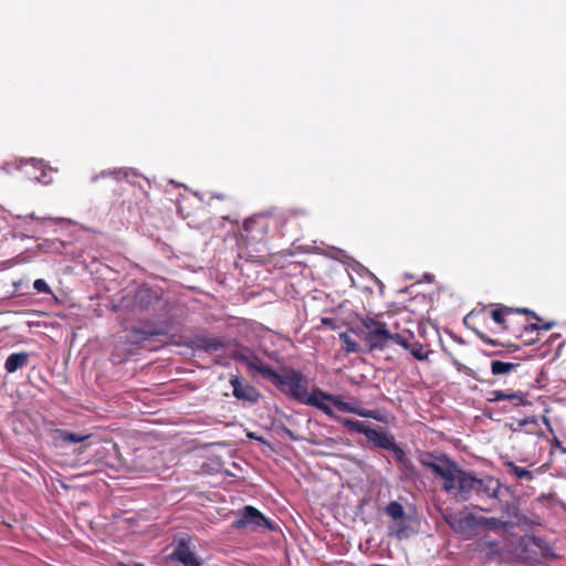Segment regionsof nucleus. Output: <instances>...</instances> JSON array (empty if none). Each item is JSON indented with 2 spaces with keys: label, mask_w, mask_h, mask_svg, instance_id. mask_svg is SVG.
Masks as SVG:
<instances>
[{
  "label": "nucleus",
  "mask_w": 566,
  "mask_h": 566,
  "mask_svg": "<svg viewBox=\"0 0 566 566\" xmlns=\"http://www.w3.org/2000/svg\"><path fill=\"white\" fill-rule=\"evenodd\" d=\"M417 460L436 476L443 479V491L462 501L473 495L482 500L499 497L501 483L497 479L490 475L478 478L473 471L461 469L444 453L420 451Z\"/></svg>",
  "instance_id": "1"
},
{
  "label": "nucleus",
  "mask_w": 566,
  "mask_h": 566,
  "mask_svg": "<svg viewBox=\"0 0 566 566\" xmlns=\"http://www.w3.org/2000/svg\"><path fill=\"white\" fill-rule=\"evenodd\" d=\"M331 402L335 408H337L342 412L354 413L364 418H370L377 421H384V417L380 415L378 410H370L358 408L350 402H346L338 395H332L325 392L318 387H313L311 391H308L302 401L303 405L312 406L323 411L326 416L333 418L336 421V418H342L340 416H336L327 403Z\"/></svg>",
  "instance_id": "2"
},
{
  "label": "nucleus",
  "mask_w": 566,
  "mask_h": 566,
  "mask_svg": "<svg viewBox=\"0 0 566 566\" xmlns=\"http://www.w3.org/2000/svg\"><path fill=\"white\" fill-rule=\"evenodd\" d=\"M286 397L302 403L308 392V379L300 370L291 367H283L281 371L271 375V381Z\"/></svg>",
  "instance_id": "3"
},
{
  "label": "nucleus",
  "mask_w": 566,
  "mask_h": 566,
  "mask_svg": "<svg viewBox=\"0 0 566 566\" xmlns=\"http://www.w3.org/2000/svg\"><path fill=\"white\" fill-rule=\"evenodd\" d=\"M361 334L369 350H382L386 348L387 343L392 340L395 343L397 332H392L386 323L380 322L373 317H364L360 319Z\"/></svg>",
  "instance_id": "4"
},
{
  "label": "nucleus",
  "mask_w": 566,
  "mask_h": 566,
  "mask_svg": "<svg viewBox=\"0 0 566 566\" xmlns=\"http://www.w3.org/2000/svg\"><path fill=\"white\" fill-rule=\"evenodd\" d=\"M336 421L350 432L365 434L368 441L374 444V447L388 451H390L391 448H395V437L386 430L374 429L364 421L352 420L348 418H336Z\"/></svg>",
  "instance_id": "5"
},
{
  "label": "nucleus",
  "mask_w": 566,
  "mask_h": 566,
  "mask_svg": "<svg viewBox=\"0 0 566 566\" xmlns=\"http://www.w3.org/2000/svg\"><path fill=\"white\" fill-rule=\"evenodd\" d=\"M235 530H243L250 527L251 531L258 532L261 530L275 531L276 524L264 516L258 509L252 505H245L238 512L237 518L232 523Z\"/></svg>",
  "instance_id": "6"
},
{
  "label": "nucleus",
  "mask_w": 566,
  "mask_h": 566,
  "mask_svg": "<svg viewBox=\"0 0 566 566\" xmlns=\"http://www.w3.org/2000/svg\"><path fill=\"white\" fill-rule=\"evenodd\" d=\"M448 525L459 535L471 538L479 532V515L472 512H460L446 517Z\"/></svg>",
  "instance_id": "7"
},
{
  "label": "nucleus",
  "mask_w": 566,
  "mask_h": 566,
  "mask_svg": "<svg viewBox=\"0 0 566 566\" xmlns=\"http://www.w3.org/2000/svg\"><path fill=\"white\" fill-rule=\"evenodd\" d=\"M555 326L554 322H543L536 321L535 323L524 322L521 323L518 319L516 325H514L511 334L520 339L523 345H532L538 340V335L541 331H549Z\"/></svg>",
  "instance_id": "8"
},
{
  "label": "nucleus",
  "mask_w": 566,
  "mask_h": 566,
  "mask_svg": "<svg viewBox=\"0 0 566 566\" xmlns=\"http://www.w3.org/2000/svg\"><path fill=\"white\" fill-rule=\"evenodd\" d=\"M518 313L531 315L535 321H541V317H538L533 311L527 308H513L502 304L495 305V307L490 311V317L499 324L503 331L511 333L517 322L515 314Z\"/></svg>",
  "instance_id": "9"
},
{
  "label": "nucleus",
  "mask_w": 566,
  "mask_h": 566,
  "mask_svg": "<svg viewBox=\"0 0 566 566\" xmlns=\"http://www.w3.org/2000/svg\"><path fill=\"white\" fill-rule=\"evenodd\" d=\"M271 219L266 214H255L244 220L242 237L247 242H261L269 232Z\"/></svg>",
  "instance_id": "10"
},
{
  "label": "nucleus",
  "mask_w": 566,
  "mask_h": 566,
  "mask_svg": "<svg viewBox=\"0 0 566 566\" xmlns=\"http://www.w3.org/2000/svg\"><path fill=\"white\" fill-rule=\"evenodd\" d=\"M232 358L245 364L248 369L256 371L269 382L271 381V375H274L275 373V369L265 364L256 354L247 348L233 352Z\"/></svg>",
  "instance_id": "11"
},
{
  "label": "nucleus",
  "mask_w": 566,
  "mask_h": 566,
  "mask_svg": "<svg viewBox=\"0 0 566 566\" xmlns=\"http://www.w3.org/2000/svg\"><path fill=\"white\" fill-rule=\"evenodd\" d=\"M395 344L408 349L417 360H427L429 357L430 350L426 349L421 343L416 342L415 334L409 329L396 335Z\"/></svg>",
  "instance_id": "12"
},
{
  "label": "nucleus",
  "mask_w": 566,
  "mask_h": 566,
  "mask_svg": "<svg viewBox=\"0 0 566 566\" xmlns=\"http://www.w3.org/2000/svg\"><path fill=\"white\" fill-rule=\"evenodd\" d=\"M170 557L184 566H202L201 559L190 549L189 538L186 537L179 538Z\"/></svg>",
  "instance_id": "13"
},
{
  "label": "nucleus",
  "mask_w": 566,
  "mask_h": 566,
  "mask_svg": "<svg viewBox=\"0 0 566 566\" xmlns=\"http://www.w3.org/2000/svg\"><path fill=\"white\" fill-rule=\"evenodd\" d=\"M228 345V342L224 337H214V336H208V335H197L191 340V347L195 350H203L206 353H216L223 348H226Z\"/></svg>",
  "instance_id": "14"
},
{
  "label": "nucleus",
  "mask_w": 566,
  "mask_h": 566,
  "mask_svg": "<svg viewBox=\"0 0 566 566\" xmlns=\"http://www.w3.org/2000/svg\"><path fill=\"white\" fill-rule=\"evenodd\" d=\"M489 401L507 400L513 407L528 406L531 401L527 399V392L517 390H492L490 391Z\"/></svg>",
  "instance_id": "15"
},
{
  "label": "nucleus",
  "mask_w": 566,
  "mask_h": 566,
  "mask_svg": "<svg viewBox=\"0 0 566 566\" xmlns=\"http://www.w3.org/2000/svg\"><path fill=\"white\" fill-rule=\"evenodd\" d=\"M230 384L232 386L233 396L237 399L250 401V402L258 401V398L260 396L258 390L253 386H251L247 382H243L240 379V377L233 376L230 379Z\"/></svg>",
  "instance_id": "16"
},
{
  "label": "nucleus",
  "mask_w": 566,
  "mask_h": 566,
  "mask_svg": "<svg viewBox=\"0 0 566 566\" xmlns=\"http://www.w3.org/2000/svg\"><path fill=\"white\" fill-rule=\"evenodd\" d=\"M484 313V310L480 311V312H476V311H471L468 315H465L464 319H463V323L465 326H468L470 329H472V332L484 343V344H490V345H505L503 343H499L497 340H494L492 339L488 334H485L484 332H482L476 323H478V319L480 317V315H482Z\"/></svg>",
  "instance_id": "17"
},
{
  "label": "nucleus",
  "mask_w": 566,
  "mask_h": 566,
  "mask_svg": "<svg viewBox=\"0 0 566 566\" xmlns=\"http://www.w3.org/2000/svg\"><path fill=\"white\" fill-rule=\"evenodd\" d=\"M511 428L514 433L542 434L541 426L535 417L517 420L516 423L511 424Z\"/></svg>",
  "instance_id": "18"
},
{
  "label": "nucleus",
  "mask_w": 566,
  "mask_h": 566,
  "mask_svg": "<svg viewBox=\"0 0 566 566\" xmlns=\"http://www.w3.org/2000/svg\"><path fill=\"white\" fill-rule=\"evenodd\" d=\"M29 359L30 354L27 352L13 353L6 359L4 369L8 374H13L25 367L29 364Z\"/></svg>",
  "instance_id": "19"
},
{
  "label": "nucleus",
  "mask_w": 566,
  "mask_h": 566,
  "mask_svg": "<svg viewBox=\"0 0 566 566\" xmlns=\"http://www.w3.org/2000/svg\"><path fill=\"white\" fill-rule=\"evenodd\" d=\"M520 367L521 365L518 363L503 361L497 359L491 361V373L494 376L515 373Z\"/></svg>",
  "instance_id": "20"
},
{
  "label": "nucleus",
  "mask_w": 566,
  "mask_h": 566,
  "mask_svg": "<svg viewBox=\"0 0 566 566\" xmlns=\"http://www.w3.org/2000/svg\"><path fill=\"white\" fill-rule=\"evenodd\" d=\"M28 164H31L34 169L41 171L40 175L34 176V178L43 184H50L52 180V168H46L44 160L31 158L28 160Z\"/></svg>",
  "instance_id": "21"
},
{
  "label": "nucleus",
  "mask_w": 566,
  "mask_h": 566,
  "mask_svg": "<svg viewBox=\"0 0 566 566\" xmlns=\"http://www.w3.org/2000/svg\"><path fill=\"white\" fill-rule=\"evenodd\" d=\"M509 521H503L497 517H484L479 515V531L480 530H505Z\"/></svg>",
  "instance_id": "22"
},
{
  "label": "nucleus",
  "mask_w": 566,
  "mask_h": 566,
  "mask_svg": "<svg viewBox=\"0 0 566 566\" xmlns=\"http://www.w3.org/2000/svg\"><path fill=\"white\" fill-rule=\"evenodd\" d=\"M504 465L509 469V473L515 475L520 480L532 481L534 479V475L530 470L518 467L512 461H506Z\"/></svg>",
  "instance_id": "23"
},
{
  "label": "nucleus",
  "mask_w": 566,
  "mask_h": 566,
  "mask_svg": "<svg viewBox=\"0 0 566 566\" xmlns=\"http://www.w3.org/2000/svg\"><path fill=\"white\" fill-rule=\"evenodd\" d=\"M386 514L391 517L394 521H402L405 518V509L403 506L397 502L391 501L387 504Z\"/></svg>",
  "instance_id": "24"
},
{
  "label": "nucleus",
  "mask_w": 566,
  "mask_h": 566,
  "mask_svg": "<svg viewBox=\"0 0 566 566\" xmlns=\"http://www.w3.org/2000/svg\"><path fill=\"white\" fill-rule=\"evenodd\" d=\"M132 343L139 344L144 340L150 339L151 337L159 335V331H144L139 328H133L130 331Z\"/></svg>",
  "instance_id": "25"
},
{
  "label": "nucleus",
  "mask_w": 566,
  "mask_h": 566,
  "mask_svg": "<svg viewBox=\"0 0 566 566\" xmlns=\"http://www.w3.org/2000/svg\"><path fill=\"white\" fill-rule=\"evenodd\" d=\"M395 448H391V452L394 453L395 460L405 469H408L410 465V461L407 458L406 452L401 447H399L397 443L394 446Z\"/></svg>",
  "instance_id": "26"
},
{
  "label": "nucleus",
  "mask_w": 566,
  "mask_h": 566,
  "mask_svg": "<svg viewBox=\"0 0 566 566\" xmlns=\"http://www.w3.org/2000/svg\"><path fill=\"white\" fill-rule=\"evenodd\" d=\"M339 338L343 343L344 350L346 353H357L359 350L358 343L353 339L350 336H348L346 333L339 334Z\"/></svg>",
  "instance_id": "27"
},
{
  "label": "nucleus",
  "mask_w": 566,
  "mask_h": 566,
  "mask_svg": "<svg viewBox=\"0 0 566 566\" xmlns=\"http://www.w3.org/2000/svg\"><path fill=\"white\" fill-rule=\"evenodd\" d=\"M88 436H82L75 432L62 431L61 439L67 443H78L84 441Z\"/></svg>",
  "instance_id": "28"
},
{
  "label": "nucleus",
  "mask_w": 566,
  "mask_h": 566,
  "mask_svg": "<svg viewBox=\"0 0 566 566\" xmlns=\"http://www.w3.org/2000/svg\"><path fill=\"white\" fill-rule=\"evenodd\" d=\"M297 219H307V213L304 210H300V211L292 210L286 213L284 221L286 224H290V223H293Z\"/></svg>",
  "instance_id": "29"
},
{
  "label": "nucleus",
  "mask_w": 566,
  "mask_h": 566,
  "mask_svg": "<svg viewBox=\"0 0 566 566\" xmlns=\"http://www.w3.org/2000/svg\"><path fill=\"white\" fill-rule=\"evenodd\" d=\"M33 289L39 293L52 294L51 287L43 279H36L33 282Z\"/></svg>",
  "instance_id": "30"
},
{
  "label": "nucleus",
  "mask_w": 566,
  "mask_h": 566,
  "mask_svg": "<svg viewBox=\"0 0 566 566\" xmlns=\"http://www.w3.org/2000/svg\"><path fill=\"white\" fill-rule=\"evenodd\" d=\"M504 511V514L507 516V517H516L517 514V509L515 507V505H505V507L503 509Z\"/></svg>",
  "instance_id": "31"
},
{
  "label": "nucleus",
  "mask_w": 566,
  "mask_h": 566,
  "mask_svg": "<svg viewBox=\"0 0 566 566\" xmlns=\"http://www.w3.org/2000/svg\"><path fill=\"white\" fill-rule=\"evenodd\" d=\"M280 430H281L285 436H287L291 440H294V441L298 440V437H297V436H295V434H294V432H293L291 429H289V428H286V427H282Z\"/></svg>",
  "instance_id": "32"
},
{
  "label": "nucleus",
  "mask_w": 566,
  "mask_h": 566,
  "mask_svg": "<svg viewBox=\"0 0 566 566\" xmlns=\"http://www.w3.org/2000/svg\"><path fill=\"white\" fill-rule=\"evenodd\" d=\"M125 359H126L125 357H120V356H118L116 353H113V354H112V361H113L114 364H120V363H123Z\"/></svg>",
  "instance_id": "33"
},
{
  "label": "nucleus",
  "mask_w": 566,
  "mask_h": 566,
  "mask_svg": "<svg viewBox=\"0 0 566 566\" xmlns=\"http://www.w3.org/2000/svg\"><path fill=\"white\" fill-rule=\"evenodd\" d=\"M489 547L491 552H497L499 548L495 542H490Z\"/></svg>",
  "instance_id": "34"
},
{
  "label": "nucleus",
  "mask_w": 566,
  "mask_h": 566,
  "mask_svg": "<svg viewBox=\"0 0 566 566\" xmlns=\"http://www.w3.org/2000/svg\"><path fill=\"white\" fill-rule=\"evenodd\" d=\"M555 444L556 447L560 448L564 452H566V449L562 446V442L557 438H555Z\"/></svg>",
  "instance_id": "35"
},
{
  "label": "nucleus",
  "mask_w": 566,
  "mask_h": 566,
  "mask_svg": "<svg viewBox=\"0 0 566 566\" xmlns=\"http://www.w3.org/2000/svg\"><path fill=\"white\" fill-rule=\"evenodd\" d=\"M392 332H397V333H402L405 329H399V324L398 323H395V327L391 328Z\"/></svg>",
  "instance_id": "36"
},
{
  "label": "nucleus",
  "mask_w": 566,
  "mask_h": 566,
  "mask_svg": "<svg viewBox=\"0 0 566 566\" xmlns=\"http://www.w3.org/2000/svg\"><path fill=\"white\" fill-rule=\"evenodd\" d=\"M402 532H403V530H402V528H399V530H398V532H397L398 537H401V533H402Z\"/></svg>",
  "instance_id": "37"
},
{
  "label": "nucleus",
  "mask_w": 566,
  "mask_h": 566,
  "mask_svg": "<svg viewBox=\"0 0 566 566\" xmlns=\"http://www.w3.org/2000/svg\"><path fill=\"white\" fill-rule=\"evenodd\" d=\"M218 199H224L226 197L223 195H217L216 196Z\"/></svg>",
  "instance_id": "38"
},
{
  "label": "nucleus",
  "mask_w": 566,
  "mask_h": 566,
  "mask_svg": "<svg viewBox=\"0 0 566 566\" xmlns=\"http://www.w3.org/2000/svg\"><path fill=\"white\" fill-rule=\"evenodd\" d=\"M481 510H482V511H484V512H491V511H492V509H491V507H488V509H481Z\"/></svg>",
  "instance_id": "39"
}]
</instances>
